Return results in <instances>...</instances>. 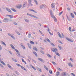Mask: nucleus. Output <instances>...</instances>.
Wrapping results in <instances>:
<instances>
[{"label":"nucleus","instance_id":"obj_1","mask_svg":"<svg viewBox=\"0 0 76 76\" xmlns=\"http://www.w3.org/2000/svg\"><path fill=\"white\" fill-rule=\"evenodd\" d=\"M51 51H53V52H55V54L58 56H60V55L59 54V53L56 52V51H57V48H54L51 49Z\"/></svg>","mask_w":76,"mask_h":76},{"label":"nucleus","instance_id":"obj_2","mask_svg":"<svg viewBox=\"0 0 76 76\" xmlns=\"http://www.w3.org/2000/svg\"><path fill=\"white\" fill-rule=\"evenodd\" d=\"M27 15H28V16H31V17H32L33 18H35V19H39V18H38L37 17L35 16V15H34L31 14H30L27 13Z\"/></svg>","mask_w":76,"mask_h":76},{"label":"nucleus","instance_id":"obj_3","mask_svg":"<svg viewBox=\"0 0 76 76\" xmlns=\"http://www.w3.org/2000/svg\"><path fill=\"white\" fill-rule=\"evenodd\" d=\"M9 19L8 18H4L3 21L4 22L7 23L9 22Z\"/></svg>","mask_w":76,"mask_h":76},{"label":"nucleus","instance_id":"obj_4","mask_svg":"<svg viewBox=\"0 0 76 76\" xmlns=\"http://www.w3.org/2000/svg\"><path fill=\"white\" fill-rule=\"evenodd\" d=\"M65 38L67 40V41H69L70 42H73V41L72 39H70L67 37H66Z\"/></svg>","mask_w":76,"mask_h":76},{"label":"nucleus","instance_id":"obj_5","mask_svg":"<svg viewBox=\"0 0 76 76\" xmlns=\"http://www.w3.org/2000/svg\"><path fill=\"white\" fill-rule=\"evenodd\" d=\"M50 15H51V17H52V18H54V16L53 14V12H52V10H50Z\"/></svg>","mask_w":76,"mask_h":76},{"label":"nucleus","instance_id":"obj_6","mask_svg":"<svg viewBox=\"0 0 76 76\" xmlns=\"http://www.w3.org/2000/svg\"><path fill=\"white\" fill-rule=\"evenodd\" d=\"M8 35H9V36H10V37H11V38H12L14 39H15V37H14L13 36H12V34L9 33H8Z\"/></svg>","mask_w":76,"mask_h":76},{"label":"nucleus","instance_id":"obj_7","mask_svg":"<svg viewBox=\"0 0 76 76\" xmlns=\"http://www.w3.org/2000/svg\"><path fill=\"white\" fill-rule=\"evenodd\" d=\"M46 6V5H45L42 4V5H40V9H43L44 7H45Z\"/></svg>","mask_w":76,"mask_h":76},{"label":"nucleus","instance_id":"obj_8","mask_svg":"<svg viewBox=\"0 0 76 76\" xmlns=\"http://www.w3.org/2000/svg\"><path fill=\"white\" fill-rule=\"evenodd\" d=\"M61 75L62 76H66V72H63L61 74Z\"/></svg>","mask_w":76,"mask_h":76},{"label":"nucleus","instance_id":"obj_9","mask_svg":"<svg viewBox=\"0 0 76 76\" xmlns=\"http://www.w3.org/2000/svg\"><path fill=\"white\" fill-rule=\"evenodd\" d=\"M7 16L10 17V19H12L13 18V15H7Z\"/></svg>","mask_w":76,"mask_h":76},{"label":"nucleus","instance_id":"obj_10","mask_svg":"<svg viewBox=\"0 0 76 76\" xmlns=\"http://www.w3.org/2000/svg\"><path fill=\"white\" fill-rule=\"evenodd\" d=\"M20 45H21V47H22L23 48V49H25V46H24L23 45V43H21V44H20Z\"/></svg>","mask_w":76,"mask_h":76},{"label":"nucleus","instance_id":"obj_11","mask_svg":"<svg viewBox=\"0 0 76 76\" xmlns=\"http://www.w3.org/2000/svg\"><path fill=\"white\" fill-rule=\"evenodd\" d=\"M38 60H39V61H41L42 62H44V60H43V59H42L41 58H38Z\"/></svg>","mask_w":76,"mask_h":76},{"label":"nucleus","instance_id":"obj_12","mask_svg":"<svg viewBox=\"0 0 76 76\" xmlns=\"http://www.w3.org/2000/svg\"><path fill=\"white\" fill-rule=\"evenodd\" d=\"M29 10L30 11H32V12H34V13H37V12L36 11H35L34 10L30 9Z\"/></svg>","mask_w":76,"mask_h":76},{"label":"nucleus","instance_id":"obj_13","mask_svg":"<svg viewBox=\"0 0 76 76\" xmlns=\"http://www.w3.org/2000/svg\"><path fill=\"white\" fill-rule=\"evenodd\" d=\"M7 65V66L8 67H9V68H11V69H13V68L12 67V66H10V65L9 64H8Z\"/></svg>","mask_w":76,"mask_h":76},{"label":"nucleus","instance_id":"obj_14","mask_svg":"<svg viewBox=\"0 0 76 76\" xmlns=\"http://www.w3.org/2000/svg\"><path fill=\"white\" fill-rule=\"evenodd\" d=\"M27 44L29 48H30V49H31V44L29 43H28Z\"/></svg>","mask_w":76,"mask_h":76},{"label":"nucleus","instance_id":"obj_15","mask_svg":"<svg viewBox=\"0 0 76 76\" xmlns=\"http://www.w3.org/2000/svg\"><path fill=\"white\" fill-rule=\"evenodd\" d=\"M21 67L22 69H23V70H24L26 71V69L25 68V67H23V66H21Z\"/></svg>","mask_w":76,"mask_h":76},{"label":"nucleus","instance_id":"obj_16","mask_svg":"<svg viewBox=\"0 0 76 76\" xmlns=\"http://www.w3.org/2000/svg\"><path fill=\"white\" fill-rule=\"evenodd\" d=\"M6 10L8 12H10V13H12V11L8 9V8H6Z\"/></svg>","mask_w":76,"mask_h":76},{"label":"nucleus","instance_id":"obj_17","mask_svg":"<svg viewBox=\"0 0 76 76\" xmlns=\"http://www.w3.org/2000/svg\"><path fill=\"white\" fill-rule=\"evenodd\" d=\"M60 72H57L56 73V76H58Z\"/></svg>","mask_w":76,"mask_h":76},{"label":"nucleus","instance_id":"obj_18","mask_svg":"<svg viewBox=\"0 0 76 76\" xmlns=\"http://www.w3.org/2000/svg\"><path fill=\"white\" fill-rule=\"evenodd\" d=\"M34 50H35L36 51H38V49L36 47H34L33 48Z\"/></svg>","mask_w":76,"mask_h":76},{"label":"nucleus","instance_id":"obj_19","mask_svg":"<svg viewBox=\"0 0 76 76\" xmlns=\"http://www.w3.org/2000/svg\"><path fill=\"white\" fill-rule=\"evenodd\" d=\"M44 68H45V69L46 70H48V68H47L46 66L44 65Z\"/></svg>","mask_w":76,"mask_h":76},{"label":"nucleus","instance_id":"obj_20","mask_svg":"<svg viewBox=\"0 0 76 76\" xmlns=\"http://www.w3.org/2000/svg\"><path fill=\"white\" fill-rule=\"evenodd\" d=\"M58 35H59V37H60V38H61V34H60V33H59V32H58Z\"/></svg>","mask_w":76,"mask_h":76},{"label":"nucleus","instance_id":"obj_21","mask_svg":"<svg viewBox=\"0 0 76 76\" xmlns=\"http://www.w3.org/2000/svg\"><path fill=\"white\" fill-rule=\"evenodd\" d=\"M33 53L35 54V55L36 56V57H38V55L37 54V53L35 52H33Z\"/></svg>","mask_w":76,"mask_h":76},{"label":"nucleus","instance_id":"obj_22","mask_svg":"<svg viewBox=\"0 0 76 76\" xmlns=\"http://www.w3.org/2000/svg\"><path fill=\"white\" fill-rule=\"evenodd\" d=\"M15 32L18 35H20V34L19 33L18 31H15Z\"/></svg>","mask_w":76,"mask_h":76},{"label":"nucleus","instance_id":"obj_23","mask_svg":"<svg viewBox=\"0 0 76 76\" xmlns=\"http://www.w3.org/2000/svg\"><path fill=\"white\" fill-rule=\"evenodd\" d=\"M11 10H12V11H13V12H16V10H15V9L13 8H11Z\"/></svg>","mask_w":76,"mask_h":76},{"label":"nucleus","instance_id":"obj_24","mask_svg":"<svg viewBox=\"0 0 76 76\" xmlns=\"http://www.w3.org/2000/svg\"><path fill=\"white\" fill-rule=\"evenodd\" d=\"M51 7H52V8H54L55 7V6L54 5V4L52 3L51 4Z\"/></svg>","mask_w":76,"mask_h":76},{"label":"nucleus","instance_id":"obj_25","mask_svg":"<svg viewBox=\"0 0 76 76\" xmlns=\"http://www.w3.org/2000/svg\"><path fill=\"white\" fill-rule=\"evenodd\" d=\"M24 20L26 22H29V21L26 19H24Z\"/></svg>","mask_w":76,"mask_h":76},{"label":"nucleus","instance_id":"obj_26","mask_svg":"<svg viewBox=\"0 0 76 76\" xmlns=\"http://www.w3.org/2000/svg\"><path fill=\"white\" fill-rule=\"evenodd\" d=\"M34 2L37 5H38V2L37 1H36V0H34Z\"/></svg>","mask_w":76,"mask_h":76},{"label":"nucleus","instance_id":"obj_27","mask_svg":"<svg viewBox=\"0 0 76 76\" xmlns=\"http://www.w3.org/2000/svg\"><path fill=\"white\" fill-rule=\"evenodd\" d=\"M31 67H32V68L33 69L35 70H36V69H35V67H34V66H32V65H31Z\"/></svg>","mask_w":76,"mask_h":76},{"label":"nucleus","instance_id":"obj_28","mask_svg":"<svg viewBox=\"0 0 76 76\" xmlns=\"http://www.w3.org/2000/svg\"><path fill=\"white\" fill-rule=\"evenodd\" d=\"M22 5H19L17 7L18 8V9H20V8L22 7Z\"/></svg>","mask_w":76,"mask_h":76},{"label":"nucleus","instance_id":"obj_29","mask_svg":"<svg viewBox=\"0 0 76 76\" xmlns=\"http://www.w3.org/2000/svg\"><path fill=\"white\" fill-rule=\"evenodd\" d=\"M71 16L73 18H75L74 15L73 14V13H71Z\"/></svg>","mask_w":76,"mask_h":76},{"label":"nucleus","instance_id":"obj_30","mask_svg":"<svg viewBox=\"0 0 76 76\" xmlns=\"http://www.w3.org/2000/svg\"><path fill=\"white\" fill-rule=\"evenodd\" d=\"M68 65L69 66H71V67H73V65H72V64H71L70 63H69L68 64Z\"/></svg>","mask_w":76,"mask_h":76},{"label":"nucleus","instance_id":"obj_31","mask_svg":"<svg viewBox=\"0 0 76 76\" xmlns=\"http://www.w3.org/2000/svg\"><path fill=\"white\" fill-rule=\"evenodd\" d=\"M53 19H54V20L55 22H57V19H56V17H55V16H54V17Z\"/></svg>","mask_w":76,"mask_h":76},{"label":"nucleus","instance_id":"obj_32","mask_svg":"<svg viewBox=\"0 0 76 76\" xmlns=\"http://www.w3.org/2000/svg\"><path fill=\"white\" fill-rule=\"evenodd\" d=\"M47 56L48 57H50V58H51V57H52V56L49 54H48Z\"/></svg>","mask_w":76,"mask_h":76},{"label":"nucleus","instance_id":"obj_33","mask_svg":"<svg viewBox=\"0 0 76 76\" xmlns=\"http://www.w3.org/2000/svg\"><path fill=\"white\" fill-rule=\"evenodd\" d=\"M12 60H13V61H15V62H17V61H16V59H15L14 58H12Z\"/></svg>","mask_w":76,"mask_h":76},{"label":"nucleus","instance_id":"obj_34","mask_svg":"<svg viewBox=\"0 0 76 76\" xmlns=\"http://www.w3.org/2000/svg\"><path fill=\"white\" fill-rule=\"evenodd\" d=\"M40 52L41 53L43 54H44V51H42V50H40Z\"/></svg>","mask_w":76,"mask_h":76},{"label":"nucleus","instance_id":"obj_35","mask_svg":"<svg viewBox=\"0 0 76 76\" xmlns=\"http://www.w3.org/2000/svg\"><path fill=\"white\" fill-rule=\"evenodd\" d=\"M30 43L31 44H34V42H33V41H30Z\"/></svg>","mask_w":76,"mask_h":76},{"label":"nucleus","instance_id":"obj_36","mask_svg":"<svg viewBox=\"0 0 76 76\" xmlns=\"http://www.w3.org/2000/svg\"><path fill=\"white\" fill-rule=\"evenodd\" d=\"M58 47H59V48H60L59 50H61L62 49V47H61V46L60 45H58Z\"/></svg>","mask_w":76,"mask_h":76},{"label":"nucleus","instance_id":"obj_37","mask_svg":"<svg viewBox=\"0 0 76 76\" xmlns=\"http://www.w3.org/2000/svg\"><path fill=\"white\" fill-rule=\"evenodd\" d=\"M17 56L18 57H19L20 56V53L19 52L17 53Z\"/></svg>","mask_w":76,"mask_h":76},{"label":"nucleus","instance_id":"obj_38","mask_svg":"<svg viewBox=\"0 0 76 76\" xmlns=\"http://www.w3.org/2000/svg\"><path fill=\"white\" fill-rule=\"evenodd\" d=\"M1 42H2V44H3V45H5V46H6V44H5L4 43V42L3 41H2Z\"/></svg>","mask_w":76,"mask_h":76},{"label":"nucleus","instance_id":"obj_39","mask_svg":"<svg viewBox=\"0 0 76 76\" xmlns=\"http://www.w3.org/2000/svg\"><path fill=\"white\" fill-rule=\"evenodd\" d=\"M32 2V0H28V2L29 4H31V2Z\"/></svg>","mask_w":76,"mask_h":76},{"label":"nucleus","instance_id":"obj_40","mask_svg":"<svg viewBox=\"0 0 76 76\" xmlns=\"http://www.w3.org/2000/svg\"><path fill=\"white\" fill-rule=\"evenodd\" d=\"M49 72L50 73V74H53V72H52V71H51V70H49Z\"/></svg>","mask_w":76,"mask_h":76},{"label":"nucleus","instance_id":"obj_41","mask_svg":"<svg viewBox=\"0 0 76 76\" xmlns=\"http://www.w3.org/2000/svg\"><path fill=\"white\" fill-rule=\"evenodd\" d=\"M28 38H29L31 37V34L29 33L28 34Z\"/></svg>","mask_w":76,"mask_h":76},{"label":"nucleus","instance_id":"obj_42","mask_svg":"<svg viewBox=\"0 0 76 76\" xmlns=\"http://www.w3.org/2000/svg\"><path fill=\"white\" fill-rule=\"evenodd\" d=\"M61 34L62 35V37H61V38H64V35L63 34V33H62Z\"/></svg>","mask_w":76,"mask_h":76},{"label":"nucleus","instance_id":"obj_43","mask_svg":"<svg viewBox=\"0 0 76 76\" xmlns=\"http://www.w3.org/2000/svg\"><path fill=\"white\" fill-rule=\"evenodd\" d=\"M38 70L39 72H42V71H41V69L39 68H38Z\"/></svg>","mask_w":76,"mask_h":76},{"label":"nucleus","instance_id":"obj_44","mask_svg":"<svg viewBox=\"0 0 76 76\" xmlns=\"http://www.w3.org/2000/svg\"><path fill=\"white\" fill-rule=\"evenodd\" d=\"M16 65L17 66H19V67H21V66L18 64H17Z\"/></svg>","mask_w":76,"mask_h":76},{"label":"nucleus","instance_id":"obj_45","mask_svg":"<svg viewBox=\"0 0 76 76\" xmlns=\"http://www.w3.org/2000/svg\"><path fill=\"white\" fill-rule=\"evenodd\" d=\"M58 42L59 43H60V44H63V43L60 40L58 41Z\"/></svg>","mask_w":76,"mask_h":76},{"label":"nucleus","instance_id":"obj_46","mask_svg":"<svg viewBox=\"0 0 76 76\" xmlns=\"http://www.w3.org/2000/svg\"><path fill=\"white\" fill-rule=\"evenodd\" d=\"M15 73H16V74L18 75H19V73H18V72L17 71H15Z\"/></svg>","mask_w":76,"mask_h":76},{"label":"nucleus","instance_id":"obj_47","mask_svg":"<svg viewBox=\"0 0 76 76\" xmlns=\"http://www.w3.org/2000/svg\"><path fill=\"white\" fill-rule=\"evenodd\" d=\"M52 63L54 65H56V63H55V62H54V61H52Z\"/></svg>","mask_w":76,"mask_h":76},{"label":"nucleus","instance_id":"obj_48","mask_svg":"<svg viewBox=\"0 0 76 76\" xmlns=\"http://www.w3.org/2000/svg\"><path fill=\"white\" fill-rule=\"evenodd\" d=\"M46 40L47 41H48L49 42H50V40L48 39H47Z\"/></svg>","mask_w":76,"mask_h":76},{"label":"nucleus","instance_id":"obj_49","mask_svg":"<svg viewBox=\"0 0 76 76\" xmlns=\"http://www.w3.org/2000/svg\"><path fill=\"white\" fill-rule=\"evenodd\" d=\"M63 12L62 11L61 12H60L59 15V16H60V15H61V14H62V13H63Z\"/></svg>","mask_w":76,"mask_h":76},{"label":"nucleus","instance_id":"obj_50","mask_svg":"<svg viewBox=\"0 0 76 76\" xmlns=\"http://www.w3.org/2000/svg\"><path fill=\"white\" fill-rule=\"evenodd\" d=\"M70 60H71V61H72V62H73V59L72 58H70Z\"/></svg>","mask_w":76,"mask_h":76},{"label":"nucleus","instance_id":"obj_51","mask_svg":"<svg viewBox=\"0 0 76 76\" xmlns=\"http://www.w3.org/2000/svg\"><path fill=\"white\" fill-rule=\"evenodd\" d=\"M15 51H16V52L17 53H19V51L18 50H17L16 49H15Z\"/></svg>","mask_w":76,"mask_h":76},{"label":"nucleus","instance_id":"obj_52","mask_svg":"<svg viewBox=\"0 0 76 76\" xmlns=\"http://www.w3.org/2000/svg\"><path fill=\"white\" fill-rule=\"evenodd\" d=\"M21 60H22V61L23 63L25 62V61H24V59H23V58H21Z\"/></svg>","mask_w":76,"mask_h":76},{"label":"nucleus","instance_id":"obj_53","mask_svg":"<svg viewBox=\"0 0 76 76\" xmlns=\"http://www.w3.org/2000/svg\"><path fill=\"white\" fill-rule=\"evenodd\" d=\"M14 25H18V24H17V23H16V22H14Z\"/></svg>","mask_w":76,"mask_h":76},{"label":"nucleus","instance_id":"obj_54","mask_svg":"<svg viewBox=\"0 0 76 76\" xmlns=\"http://www.w3.org/2000/svg\"><path fill=\"white\" fill-rule=\"evenodd\" d=\"M32 60L33 61L34 63H36V61H35V60H34L33 59H32Z\"/></svg>","mask_w":76,"mask_h":76},{"label":"nucleus","instance_id":"obj_55","mask_svg":"<svg viewBox=\"0 0 76 76\" xmlns=\"http://www.w3.org/2000/svg\"><path fill=\"white\" fill-rule=\"evenodd\" d=\"M71 75H72L73 76H75V75L73 73H72Z\"/></svg>","mask_w":76,"mask_h":76},{"label":"nucleus","instance_id":"obj_56","mask_svg":"<svg viewBox=\"0 0 76 76\" xmlns=\"http://www.w3.org/2000/svg\"><path fill=\"white\" fill-rule=\"evenodd\" d=\"M51 44L53 46H55V45H54V44H53V43H51Z\"/></svg>","mask_w":76,"mask_h":76},{"label":"nucleus","instance_id":"obj_57","mask_svg":"<svg viewBox=\"0 0 76 76\" xmlns=\"http://www.w3.org/2000/svg\"><path fill=\"white\" fill-rule=\"evenodd\" d=\"M2 49V48H1V45H0V50H1Z\"/></svg>","mask_w":76,"mask_h":76},{"label":"nucleus","instance_id":"obj_58","mask_svg":"<svg viewBox=\"0 0 76 76\" xmlns=\"http://www.w3.org/2000/svg\"><path fill=\"white\" fill-rule=\"evenodd\" d=\"M58 70H59L60 71H61V69L60 68H58Z\"/></svg>","mask_w":76,"mask_h":76},{"label":"nucleus","instance_id":"obj_59","mask_svg":"<svg viewBox=\"0 0 76 76\" xmlns=\"http://www.w3.org/2000/svg\"><path fill=\"white\" fill-rule=\"evenodd\" d=\"M0 66H1V67H3V65H1L0 64Z\"/></svg>","mask_w":76,"mask_h":76},{"label":"nucleus","instance_id":"obj_60","mask_svg":"<svg viewBox=\"0 0 76 76\" xmlns=\"http://www.w3.org/2000/svg\"><path fill=\"white\" fill-rule=\"evenodd\" d=\"M12 49H13V50L15 49V47L14 46H13L12 47Z\"/></svg>","mask_w":76,"mask_h":76},{"label":"nucleus","instance_id":"obj_61","mask_svg":"<svg viewBox=\"0 0 76 76\" xmlns=\"http://www.w3.org/2000/svg\"><path fill=\"white\" fill-rule=\"evenodd\" d=\"M39 32H40V34H42V33L41 31L39 30Z\"/></svg>","mask_w":76,"mask_h":76},{"label":"nucleus","instance_id":"obj_62","mask_svg":"<svg viewBox=\"0 0 76 76\" xmlns=\"http://www.w3.org/2000/svg\"><path fill=\"white\" fill-rule=\"evenodd\" d=\"M6 75L7 76H10V75H9V74H7V73H6Z\"/></svg>","mask_w":76,"mask_h":76},{"label":"nucleus","instance_id":"obj_63","mask_svg":"<svg viewBox=\"0 0 76 76\" xmlns=\"http://www.w3.org/2000/svg\"><path fill=\"white\" fill-rule=\"evenodd\" d=\"M69 31H71V27H69Z\"/></svg>","mask_w":76,"mask_h":76},{"label":"nucleus","instance_id":"obj_64","mask_svg":"<svg viewBox=\"0 0 76 76\" xmlns=\"http://www.w3.org/2000/svg\"><path fill=\"white\" fill-rule=\"evenodd\" d=\"M67 9L68 10H70V8H67Z\"/></svg>","mask_w":76,"mask_h":76}]
</instances>
